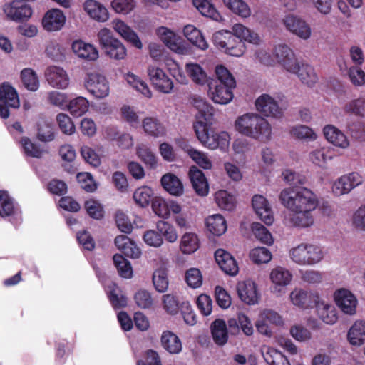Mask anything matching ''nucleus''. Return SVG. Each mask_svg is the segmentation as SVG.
I'll list each match as a JSON object with an SVG mask.
<instances>
[{"instance_id": "obj_60", "label": "nucleus", "mask_w": 365, "mask_h": 365, "mask_svg": "<svg viewBox=\"0 0 365 365\" xmlns=\"http://www.w3.org/2000/svg\"><path fill=\"white\" fill-rule=\"evenodd\" d=\"M127 82L138 91L141 93L145 97L150 98L152 92L146 83L140 80L137 76L133 73H128L126 77Z\"/></svg>"}, {"instance_id": "obj_17", "label": "nucleus", "mask_w": 365, "mask_h": 365, "mask_svg": "<svg viewBox=\"0 0 365 365\" xmlns=\"http://www.w3.org/2000/svg\"><path fill=\"white\" fill-rule=\"evenodd\" d=\"M274 56L277 61L287 71H294L297 67V58L294 51L286 44L277 45L274 49Z\"/></svg>"}, {"instance_id": "obj_40", "label": "nucleus", "mask_w": 365, "mask_h": 365, "mask_svg": "<svg viewBox=\"0 0 365 365\" xmlns=\"http://www.w3.org/2000/svg\"><path fill=\"white\" fill-rule=\"evenodd\" d=\"M200 246V240L196 233L192 232H185L180 239V249L184 254L194 253Z\"/></svg>"}, {"instance_id": "obj_27", "label": "nucleus", "mask_w": 365, "mask_h": 365, "mask_svg": "<svg viewBox=\"0 0 365 365\" xmlns=\"http://www.w3.org/2000/svg\"><path fill=\"white\" fill-rule=\"evenodd\" d=\"M189 178L192 187L197 195L205 197L208 195V182L200 170L195 166L191 167L189 171Z\"/></svg>"}, {"instance_id": "obj_19", "label": "nucleus", "mask_w": 365, "mask_h": 365, "mask_svg": "<svg viewBox=\"0 0 365 365\" xmlns=\"http://www.w3.org/2000/svg\"><path fill=\"white\" fill-rule=\"evenodd\" d=\"M237 292L239 298L245 303L253 305L257 304L259 294L256 284L251 280L240 282L237 284Z\"/></svg>"}, {"instance_id": "obj_2", "label": "nucleus", "mask_w": 365, "mask_h": 365, "mask_svg": "<svg viewBox=\"0 0 365 365\" xmlns=\"http://www.w3.org/2000/svg\"><path fill=\"white\" fill-rule=\"evenodd\" d=\"M192 103L198 110L193 123L198 140L210 150L220 149L225 151L230 143L229 133L226 131L214 132L210 129L213 120V108L200 97H195Z\"/></svg>"}, {"instance_id": "obj_4", "label": "nucleus", "mask_w": 365, "mask_h": 365, "mask_svg": "<svg viewBox=\"0 0 365 365\" xmlns=\"http://www.w3.org/2000/svg\"><path fill=\"white\" fill-rule=\"evenodd\" d=\"M291 260L302 266H312L324 258L322 249L314 244L302 242L289 251Z\"/></svg>"}, {"instance_id": "obj_11", "label": "nucleus", "mask_w": 365, "mask_h": 365, "mask_svg": "<svg viewBox=\"0 0 365 365\" xmlns=\"http://www.w3.org/2000/svg\"><path fill=\"white\" fill-rule=\"evenodd\" d=\"M147 73L149 81L157 91L166 94L172 92L173 82L162 68L150 65L147 68Z\"/></svg>"}, {"instance_id": "obj_58", "label": "nucleus", "mask_w": 365, "mask_h": 365, "mask_svg": "<svg viewBox=\"0 0 365 365\" xmlns=\"http://www.w3.org/2000/svg\"><path fill=\"white\" fill-rule=\"evenodd\" d=\"M153 283L155 289L159 292H165L168 287V274L165 269H156L153 274Z\"/></svg>"}, {"instance_id": "obj_43", "label": "nucleus", "mask_w": 365, "mask_h": 365, "mask_svg": "<svg viewBox=\"0 0 365 365\" xmlns=\"http://www.w3.org/2000/svg\"><path fill=\"white\" fill-rule=\"evenodd\" d=\"M331 158L330 150L325 147L316 148L309 153V161L321 168H324Z\"/></svg>"}, {"instance_id": "obj_33", "label": "nucleus", "mask_w": 365, "mask_h": 365, "mask_svg": "<svg viewBox=\"0 0 365 365\" xmlns=\"http://www.w3.org/2000/svg\"><path fill=\"white\" fill-rule=\"evenodd\" d=\"M347 340L354 346H360L365 343V321L357 320L349 328Z\"/></svg>"}, {"instance_id": "obj_8", "label": "nucleus", "mask_w": 365, "mask_h": 365, "mask_svg": "<svg viewBox=\"0 0 365 365\" xmlns=\"http://www.w3.org/2000/svg\"><path fill=\"white\" fill-rule=\"evenodd\" d=\"M84 86L87 91L98 98H103L109 95V83L106 77L97 72L87 73Z\"/></svg>"}, {"instance_id": "obj_59", "label": "nucleus", "mask_w": 365, "mask_h": 365, "mask_svg": "<svg viewBox=\"0 0 365 365\" xmlns=\"http://www.w3.org/2000/svg\"><path fill=\"white\" fill-rule=\"evenodd\" d=\"M252 232L255 237L261 242L266 245H271L273 238L269 230L259 222H254L252 225Z\"/></svg>"}, {"instance_id": "obj_12", "label": "nucleus", "mask_w": 365, "mask_h": 365, "mask_svg": "<svg viewBox=\"0 0 365 365\" xmlns=\"http://www.w3.org/2000/svg\"><path fill=\"white\" fill-rule=\"evenodd\" d=\"M333 297L336 305L344 314L351 316L356 314L358 299L349 289H338L334 292Z\"/></svg>"}, {"instance_id": "obj_21", "label": "nucleus", "mask_w": 365, "mask_h": 365, "mask_svg": "<svg viewBox=\"0 0 365 365\" xmlns=\"http://www.w3.org/2000/svg\"><path fill=\"white\" fill-rule=\"evenodd\" d=\"M66 17L58 9L48 10L42 19V25L47 31H60L65 25Z\"/></svg>"}, {"instance_id": "obj_48", "label": "nucleus", "mask_w": 365, "mask_h": 365, "mask_svg": "<svg viewBox=\"0 0 365 365\" xmlns=\"http://www.w3.org/2000/svg\"><path fill=\"white\" fill-rule=\"evenodd\" d=\"M55 134L52 124L47 120L40 119L37 123V138L42 142H50Z\"/></svg>"}, {"instance_id": "obj_51", "label": "nucleus", "mask_w": 365, "mask_h": 365, "mask_svg": "<svg viewBox=\"0 0 365 365\" xmlns=\"http://www.w3.org/2000/svg\"><path fill=\"white\" fill-rule=\"evenodd\" d=\"M289 133L292 137L302 140L312 141L317 138V135L311 128L304 125L292 127Z\"/></svg>"}, {"instance_id": "obj_63", "label": "nucleus", "mask_w": 365, "mask_h": 365, "mask_svg": "<svg viewBox=\"0 0 365 365\" xmlns=\"http://www.w3.org/2000/svg\"><path fill=\"white\" fill-rule=\"evenodd\" d=\"M290 335L297 341L306 342L312 339L311 331L304 327L295 324L290 327Z\"/></svg>"}, {"instance_id": "obj_26", "label": "nucleus", "mask_w": 365, "mask_h": 365, "mask_svg": "<svg viewBox=\"0 0 365 365\" xmlns=\"http://www.w3.org/2000/svg\"><path fill=\"white\" fill-rule=\"evenodd\" d=\"M209 95L211 99L219 104H227L233 98L232 88L235 86H226L225 84H216L212 87V82L208 84Z\"/></svg>"}, {"instance_id": "obj_34", "label": "nucleus", "mask_w": 365, "mask_h": 365, "mask_svg": "<svg viewBox=\"0 0 365 365\" xmlns=\"http://www.w3.org/2000/svg\"><path fill=\"white\" fill-rule=\"evenodd\" d=\"M160 343L163 349L172 354H179L182 349L181 340L171 331H163Z\"/></svg>"}, {"instance_id": "obj_1", "label": "nucleus", "mask_w": 365, "mask_h": 365, "mask_svg": "<svg viewBox=\"0 0 365 365\" xmlns=\"http://www.w3.org/2000/svg\"><path fill=\"white\" fill-rule=\"evenodd\" d=\"M279 200L291 212L284 217L285 225L297 228H307L314 225L313 212L319 202L311 190L303 187L284 188L279 195Z\"/></svg>"}, {"instance_id": "obj_3", "label": "nucleus", "mask_w": 365, "mask_h": 365, "mask_svg": "<svg viewBox=\"0 0 365 365\" xmlns=\"http://www.w3.org/2000/svg\"><path fill=\"white\" fill-rule=\"evenodd\" d=\"M237 131L247 137L267 142L272 136V126L269 122L256 113H247L239 116L235 122Z\"/></svg>"}, {"instance_id": "obj_9", "label": "nucleus", "mask_w": 365, "mask_h": 365, "mask_svg": "<svg viewBox=\"0 0 365 365\" xmlns=\"http://www.w3.org/2000/svg\"><path fill=\"white\" fill-rule=\"evenodd\" d=\"M20 101L16 90L8 83L0 85V116L7 118L9 116V108H18Z\"/></svg>"}, {"instance_id": "obj_47", "label": "nucleus", "mask_w": 365, "mask_h": 365, "mask_svg": "<svg viewBox=\"0 0 365 365\" xmlns=\"http://www.w3.org/2000/svg\"><path fill=\"white\" fill-rule=\"evenodd\" d=\"M18 207L15 206L14 200L7 192L0 191V215L3 217L16 215Z\"/></svg>"}, {"instance_id": "obj_14", "label": "nucleus", "mask_w": 365, "mask_h": 365, "mask_svg": "<svg viewBox=\"0 0 365 365\" xmlns=\"http://www.w3.org/2000/svg\"><path fill=\"white\" fill-rule=\"evenodd\" d=\"M269 279L272 284L270 287L271 292L280 297L284 293L285 287L291 283L292 274L287 269L279 266L272 269Z\"/></svg>"}, {"instance_id": "obj_52", "label": "nucleus", "mask_w": 365, "mask_h": 365, "mask_svg": "<svg viewBox=\"0 0 365 365\" xmlns=\"http://www.w3.org/2000/svg\"><path fill=\"white\" fill-rule=\"evenodd\" d=\"M104 51L106 56L116 61L124 59L127 55L125 46L118 39L114 41L113 43L106 47Z\"/></svg>"}, {"instance_id": "obj_38", "label": "nucleus", "mask_w": 365, "mask_h": 365, "mask_svg": "<svg viewBox=\"0 0 365 365\" xmlns=\"http://www.w3.org/2000/svg\"><path fill=\"white\" fill-rule=\"evenodd\" d=\"M207 230L214 235L220 236L227 230V222L220 214H215L207 217L205 220Z\"/></svg>"}, {"instance_id": "obj_15", "label": "nucleus", "mask_w": 365, "mask_h": 365, "mask_svg": "<svg viewBox=\"0 0 365 365\" xmlns=\"http://www.w3.org/2000/svg\"><path fill=\"white\" fill-rule=\"evenodd\" d=\"M362 182L363 178L358 173L353 172L344 175L334 182L332 192L336 196L348 194Z\"/></svg>"}, {"instance_id": "obj_24", "label": "nucleus", "mask_w": 365, "mask_h": 365, "mask_svg": "<svg viewBox=\"0 0 365 365\" xmlns=\"http://www.w3.org/2000/svg\"><path fill=\"white\" fill-rule=\"evenodd\" d=\"M71 49L78 58L87 61H95L99 57L98 49L93 45L82 40L74 41L72 43Z\"/></svg>"}, {"instance_id": "obj_10", "label": "nucleus", "mask_w": 365, "mask_h": 365, "mask_svg": "<svg viewBox=\"0 0 365 365\" xmlns=\"http://www.w3.org/2000/svg\"><path fill=\"white\" fill-rule=\"evenodd\" d=\"M255 106L259 113L268 118H280L284 113V110L277 101L267 93H263L257 98Z\"/></svg>"}, {"instance_id": "obj_54", "label": "nucleus", "mask_w": 365, "mask_h": 365, "mask_svg": "<svg viewBox=\"0 0 365 365\" xmlns=\"http://www.w3.org/2000/svg\"><path fill=\"white\" fill-rule=\"evenodd\" d=\"M193 5L205 16L217 20L220 14L217 11L210 0H192Z\"/></svg>"}, {"instance_id": "obj_7", "label": "nucleus", "mask_w": 365, "mask_h": 365, "mask_svg": "<svg viewBox=\"0 0 365 365\" xmlns=\"http://www.w3.org/2000/svg\"><path fill=\"white\" fill-rule=\"evenodd\" d=\"M3 11L6 18L12 21L22 22L32 15L31 7L22 0H13L3 6Z\"/></svg>"}, {"instance_id": "obj_62", "label": "nucleus", "mask_w": 365, "mask_h": 365, "mask_svg": "<svg viewBox=\"0 0 365 365\" xmlns=\"http://www.w3.org/2000/svg\"><path fill=\"white\" fill-rule=\"evenodd\" d=\"M185 282L187 285L193 289L199 288L202 284V276L200 269L190 268L185 272Z\"/></svg>"}, {"instance_id": "obj_31", "label": "nucleus", "mask_w": 365, "mask_h": 365, "mask_svg": "<svg viewBox=\"0 0 365 365\" xmlns=\"http://www.w3.org/2000/svg\"><path fill=\"white\" fill-rule=\"evenodd\" d=\"M297 68L294 71H289L297 74L302 83L309 87H313L318 81V76L313 67L297 61Z\"/></svg>"}, {"instance_id": "obj_37", "label": "nucleus", "mask_w": 365, "mask_h": 365, "mask_svg": "<svg viewBox=\"0 0 365 365\" xmlns=\"http://www.w3.org/2000/svg\"><path fill=\"white\" fill-rule=\"evenodd\" d=\"M213 341L219 346L225 345L228 340V330L225 322L221 319L215 320L210 327Z\"/></svg>"}, {"instance_id": "obj_20", "label": "nucleus", "mask_w": 365, "mask_h": 365, "mask_svg": "<svg viewBox=\"0 0 365 365\" xmlns=\"http://www.w3.org/2000/svg\"><path fill=\"white\" fill-rule=\"evenodd\" d=\"M82 6L86 14L97 22L104 23L109 19L108 9L97 0H86Z\"/></svg>"}, {"instance_id": "obj_23", "label": "nucleus", "mask_w": 365, "mask_h": 365, "mask_svg": "<svg viewBox=\"0 0 365 365\" xmlns=\"http://www.w3.org/2000/svg\"><path fill=\"white\" fill-rule=\"evenodd\" d=\"M112 28L126 41L130 43L137 48H142L143 44L137 34L124 21L115 19L111 22Z\"/></svg>"}, {"instance_id": "obj_56", "label": "nucleus", "mask_w": 365, "mask_h": 365, "mask_svg": "<svg viewBox=\"0 0 365 365\" xmlns=\"http://www.w3.org/2000/svg\"><path fill=\"white\" fill-rule=\"evenodd\" d=\"M156 227L161 237L163 236L168 242L170 243L176 242L178 237V232L173 225L168 222L160 220L157 222Z\"/></svg>"}, {"instance_id": "obj_42", "label": "nucleus", "mask_w": 365, "mask_h": 365, "mask_svg": "<svg viewBox=\"0 0 365 365\" xmlns=\"http://www.w3.org/2000/svg\"><path fill=\"white\" fill-rule=\"evenodd\" d=\"M23 86L31 91H36L39 88V79L36 73L30 68H24L20 73Z\"/></svg>"}, {"instance_id": "obj_41", "label": "nucleus", "mask_w": 365, "mask_h": 365, "mask_svg": "<svg viewBox=\"0 0 365 365\" xmlns=\"http://www.w3.org/2000/svg\"><path fill=\"white\" fill-rule=\"evenodd\" d=\"M144 132L151 136L158 138L165 135V126L160 121L153 117H147L143 120Z\"/></svg>"}, {"instance_id": "obj_25", "label": "nucleus", "mask_w": 365, "mask_h": 365, "mask_svg": "<svg viewBox=\"0 0 365 365\" xmlns=\"http://www.w3.org/2000/svg\"><path fill=\"white\" fill-rule=\"evenodd\" d=\"M215 258L221 269L226 274L235 276L239 268L235 258L226 250L218 249L215 252Z\"/></svg>"}, {"instance_id": "obj_32", "label": "nucleus", "mask_w": 365, "mask_h": 365, "mask_svg": "<svg viewBox=\"0 0 365 365\" xmlns=\"http://www.w3.org/2000/svg\"><path fill=\"white\" fill-rule=\"evenodd\" d=\"M323 133L326 139L334 145L344 149L349 147L348 138L336 127L327 125L324 128Z\"/></svg>"}, {"instance_id": "obj_50", "label": "nucleus", "mask_w": 365, "mask_h": 365, "mask_svg": "<svg viewBox=\"0 0 365 365\" xmlns=\"http://www.w3.org/2000/svg\"><path fill=\"white\" fill-rule=\"evenodd\" d=\"M183 149L199 166L203 169L212 168V163L211 160L208 158L207 153L192 148H189L187 145L183 147Z\"/></svg>"}, {"instance_id": "obj_36", "label": "nucleus", "mask_w": 365, "mask_h": 365, "mask_svg": "<svg viewBox=\"0 0 365 365\" xmlns=\"http://www.w3.org/2000/svg\"><path fill=\"white\" fill-rule=\"evenodd\" d=\"M163 188L170 194L180 196L183 194V185L180 180L173 173H166L161 178Z\"/></svg>"}, {"instance_id": "obj_29", "label": "nucleus", "mask_w": 365, "mask_h": 365, "mask_svg": "<svg viewBox=\"0 0 365 365\" xmlns=\"http://www.w3.org/2000/svg\"><path fill=\"white\" fill-rule=\"evenodd\" d=\"M232 34L237 41L243 43L246 41L254 45H259L261 43L259 36L242 24H234L232 27Z\"/></svg>"}, {"instance_id": "obj_28", "label": "nucleus", "mask_w": 365, "mask_h": 365, "mask_svg": "<svg viewBox=\"0 0 365 365\" xmlns=\"http://www.w3.org/2000/svg\"><path fill=\"white\" fill-rule=\"evenodd\" d=\"M318 317L325 324L332 325L338 320L337 312L335 307L319 297L318 302L315 305Z\"/></svg>"}, {"instance_id": "obj_64", "label": "nucleus", "mask_w": 365, "mask_h": 365, "mask_svg": "<svg viewBox=\"0 0 365 365\" xmlns=\"http://www.w3.org/2000/svg\"><path fill=\"white\" fill-rule=\"evenodd\" d=\"M151 207L156 215L164 219L168 218V201L160 197H155L152 200Z\"/></svg>"}, {"instance_id": "obj_45", "label": "nucleus", "mask_w": 365, "mask_h": 365, "mask_svg": "<svg viewBox=\"0 0 365 365\" xmlns=\"http://www.w3.org/2000/svg\"><path fill=\"white\" fill-rule=\"evenodd\" d=\"M154 192L148 186H142L137 188L133 193V200L141 207H146L152 202Z\"/></svg>"}, {"instance_id": "obj_18", "label": "nucleus", "mask_w": 365, "mask_h": 365, "mask_svg": "<svg viewBox=\"0 0 365 365\" xmlns=\"http://www.w3.org/2000/svg\"><path fill=\"white\" fill-rule=\"evenodd\" d=\"M45 76L48 84L53 88L66 89L68 88L70 79L67 72L58 66H49L45 72Z\"/></svg>"}, {"instance_id": "obj_57", "label": "nucleus", "mask_w": 365, "mask_h": 365, "mask_svg": "<svg viewBox=\"0 0 365 365\" xmlns=\"http://www.w3.org/2000/svg\"><path fill=\"white\" fill-rule=\"evenodd\" d=\"M137 155L140 160L150 168H154L157 164V158L153 152L145 144H139L137 146Z\"/></svg>"}, {"instance_id": "obj_16", "label": "nucleus", "mask_w": 365, "mask_h": 365, "mask_svg": "<svg viewBox=\"0 0 365 365\" xmlns=\"http://www.w3.org/2000/svg\"><path fill=\"white\" fill-rule=\"evenodd\" d=\"M157 35L171 51L176 53L186 54L188 52L184 41L168 28L159 27L157 29Z\"/></svg>"}, {"instance_id": "obj_53", "label": "nucleus", "mask_w": 365, "mask_h": 365, "mask_svg": "<svg viewBox=\"0 0 365 365\" xmlns=\"http://www.w3.org/2000/svg\"><path fill=\"white\" fill-rule=\"evenodd\" d=\"M21 145L25 154L32 158H40L47 153L46 150L32 143L29 138L26 137L21 138Z\"/></svg>"}, {"instance_id": "obj_61", "label": "nucleus", "mask_w": 365, "mask_h": 365, "mask_svg": "<svg viewBox=\"0 0 365 365\" xmlns=\"http://www.w3.org/2000/svg\"><path fill=\"white\" fill-rule=\"evenodd\" d=\"M250 257L255 264L268 263L272 259V254L267 248L259 247L250 251Z\"/></svg>"}, {"instance_id": "obj_44", "label": "nucleus", "mask_w": 365, "mask_h": 365, "mask_svg": "<svg viewBox=\"0 0 365 365\" xmlns=\"http://www.w3.org/2000/svg\"><path fill=\"white\" fill-rule=\"evenodd\" d=\"M89 102L82 96L76 97L71 100L67 108L71 114L75 117H81L88 110Z\"/></svg>"}, {"instance_id": "obj_6", "label": "nucleus", "mask_w": 365, "mask_h": 365, "mask_svg": "<svg viewBox=\"0 0 365 365\" xmlns=\"http://www.w3.org/2000/svg\"><path fill=\"white\" fill-rule=\"evenodd\" d=\"M282 24L285 29L302 40H308L312 36L310 25L302 17L288 14L282 19Z\"/></svg>"}, {"instance_id": "obj_39", "label": "nucleus", "mask_w": 365, "mask_h": 365, "mask_svg": "<svg viewBox=\"0 0 365 365\" xmlns=\"http://www.w3.org/2000/svg\"><path fill=\"white\" fill-rule=\"evenodd\" d=\"M183 33L187 40L194 46L201 50H206L208 43L200 30L192 25H187L184 27Z\"/></svg>"}, {"instance_id": "obj_46", "label": "nucleus", "mask_w": 365, "mask_h": 365, "mask_svg": "<svg viewBox=\"0 0 365 365\" xmlns=\"http://www.w3.org/2000/svg\"><path fill=\"white\" fill-rule=\"evenodd\" d=\"M224 4L230 10L242 18H248L251 15V9L243 0H222Z\"/></svg>"}, {"instance_id": "obj_13", "label": "nucleus", "mask_w": 365, "mask_h": 365, "mask_svg": "<svg viewBox=\"0 0 365 365\" xmlns=\"http://www.w3.org/2000/svg\"><path fill=\"white\" fill-rule=\"evenodd\" d=\"M319 294L317 292L296 287L289 294L291 304L302 309L313 307L318 302Z\"/></svg>"}, {"instance_id": "obj_35", "label": "nucleus", "mask_w": 365, "mask_h": 365, "mask_svg": "<svg viewBox=\"0 0 365 365\" xmlns=\"http://www.w3.org/2000/svg\"><path fill=\"white\" fill-rule=\"evenodd\" d=\"M261 352L269 365H291L286 356L273 347L264 346L262 347Z\"/></svg>"}, {"instance_id": "obj_22", "label": "nucleus", "mask_w": 365, "mask_h": 365, "mask_svg": "<svg viewBox=\"0 0 365 365\" xmlns=\"http://www.w3.org/2000/svg\"><path fill=\"white\" fill-rule=\"evenodd\" d=\"M252 207L259 217L266 225H270L274 222L272 210L267 200L261 195H255L252 200Z\"/></svg>"}, {"instance_id": "obj_49", "label": "nucleus", "mask_w": 365, "mask_h": 365, "mask_svg": "<svg viewBox=\"0 0 365 365\" xmlns=\"http://www.w3.org/2000/svg\"><path fill=\"white\" fill-rule=\"evenodd\" d=\"M215 200L218 207L225 210L231 211L236 205V200L234 195L226 190H219L215 195Z\"/></svg>"}, {"instance_id": "obj_55", "label": "nucleus", "mask_w": 365, "mask_h": 365, "mask_svg": "<svg viewBox=\"0 0 365 365\" xmlns=\"http://www.w3.org/2000/svg\"><path fill=\"white\" fill-rule=\"evenodd\" d=\"M113 262L119 275L123 278L129 279L133 276V269L130 262L121 255L113 256Z\"/></svg>"}, {"instance_id": "obj_30", "label": "nucleus", "mask_w": 365, "mask_h": 365, "mask_svg": "<svg viewBox=\"0 0 365 365\" xmlns=\"http://www.w3.org/2000/svg\"><path fill=\"white\" fill-rule=\"evenodd\" d=\"M185 71L192 81L199 86H204L210 83L211 78L205 69L197 63H187L185 66Z\"/></svg>"}, {"instance_id": "obj_5", "label": "nucleus", "mask_w": 365, "mask_h": 365, "mask_svg": "<svg viewBox=\"0 0 365 365\" xmlns=\"http://www.w3.org/2000/svg\"><path fill=\"white\" fill-rule=\"evenodd\" d=\"M212 41L217 48L230 56H242L246 50L245 43L237 41L229 31H219L215 33Z\"/></svg>"}]
</instances>
